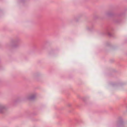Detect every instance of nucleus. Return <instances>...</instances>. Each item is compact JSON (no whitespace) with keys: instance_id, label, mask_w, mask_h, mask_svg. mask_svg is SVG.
Instances as JSON below:
<instances>
[{"instance_id":"obj_1","label":"nucleus","mask_w":127,"mask_h":127,"mask_svg":"<svg viewBox=\"0 0 127 127\" xmlns=\"http://www.w3.org/2000/svg\"><path fill=\"white\" fill-rule=\"evenodd\" d=\"M8 108L6 105H0V113L5 112L7 110Z\"/></svg>"}]
</instances>
